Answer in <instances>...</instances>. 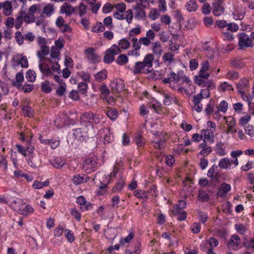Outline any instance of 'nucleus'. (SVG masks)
<instances>
[{"label":"nucleus","mask_w":254,"mask_h":254,"mask_svg":"<svg viewBox=\"0 0 254 254\" xmlns=\"http://www.w3.org/2000/svg\"><path fill=\"white\" fill-rule=\"evenodd\" d=\"M15 147L18 152L25 157L28 164L32 168H36L37 160L34 154L35 147L31 143L30 140L26 144L25 147L19 144H16Z\"/></svg>","instance_id":"f257e3e1"},{"label":"nucleus","mask_w":254,"mask_h":254,"mask_svg":"<svg viewBox=\"0 0 254 254\" xmlns=\"http://www.w3.org/2000/svg\"><path fill=\"white\" fill-rule=\"evenodd\" d=\"M154 56L152 54H147L143 61L135 63L133 72L138 74L141 72L149 73L151 71L154 61Z\"/></svg>","instance_id":"f03ea898"},{"label":"nucleus","mask_w":254,"mask_h":254,"mask_svg":"<svg viewBox=\"0 0 254 254\" xmlns=\"http://www.w3.org/2000/svg\"><path fill=\"white\" fill-rule=\"evenodd\" d=\"M51 65L50 66L45 62H41L39 64V68L41 72L46 76H50L53 73V71L61 72L60 65L59 64V61H55L51 58H47L45 59Z\"/></svg>","instance_id":"7ed1b4c3"},{"label":"nucleus","mask_w":254,"mask_h":254,"mask_svg":"<svg viewBox=\"0 0 254 254\" xmlns=\"http://www.w3.org/2000/svg\"><path fill=\"white\" fill-rule=\"evenodd\" d=\"M46 39L42 37L37 38V44L40 50L36 52L37 56L39 60L40 63L45 60L46 57L50 53V48L47 45Z\"/></svg>","instance_id":"20e7f679"},{"label":"nucleus","mask_w":254,"mask_h":254,"mask_svg":"<svg viewBox=\"0 0 254 254\" xmlns=\"http://www.w3.org/2000/svg\"><path fill=\"white\" fill-rule=\"evenodd\" d=\"M102 119V116L91 112L84 113L80 117L82 122L95 125L98 124Z\"/></svg>","instance_id":"39448f33"},{"label":"nucleus","mask_w":254,"mask_h":254,"mask_svg":"<svg viewBox=\"0 0 254 254\" xmlns=\"http://www.w3.org/2000/svg\"><path fill=\"white\" fill-rule=\"evenodd\" d=\"M118 172L117 168L115 166L113 171L111 173L110 175H105L104 176L103 179V181H106L105 183H101V185L99 187V190H98V194L100 195H104L108 187V185L110 183L112 178L116 177V175Z\"/></svg>","instance_id":"423d86ee"},{"label":"nucleus","mask_w":254,"mask_h":254,"mask_svg":"<svg viewBox=\"0 0 254 254\" xmlns=\"http://www.w3.org/2000/svg\"><path fill=\"white\" fill-rule=\"evenodd\" d=\"M162 82L164 84L169 83L170 87L172 89L177 88L181 85L179 72L176 74L174 72L171 71L168 74V77L162 79Z\"/></svg>","instance_id":"0eeeda50"},{"label":"nucleus","mask_w":254,"mask_h":254,"mask_svg":"<svg viewBox=\"0 0 254 254\" xmlns=\"http://www.w3.org/2000/svg\"><path fill=\"white\" fill-rule=\"evenodd\" d=\"M53 4L42 3L40 4L39 14L42 18H49L55 13Z\"/></svg>","instance_id":"6e6552de"},{"label":"nucleus","mask_w":254,"mask_h":254,"mask_svg":"<svg viewBox=\"0 0 254 254\" xmlns=\"http://www.w3.org/2000/svg\"><path fill=\"white\" fill-rule=\"evenodd\" d=\"M239 165V161L237 158L230 159L225 157L220 160L218 163V166L221 169L230 170L237 167Z\"/></svg>","instance_id":"1a4fd4ad"},{"label":"nucleus","mask_w":254,"mask_h":254,"mask_svg":"<svg viewBox=\"0 0 254 254\" xmlns=\"http://www.w3.org/2000/svg\"><path fill=\"white\" fill-rule=\"evenodd\" d=\"M254 43L249 36L244 33L239 34V45L241 49L245 48L252 47Z\"/></svg>","instance_id":"9d476101"},{"label":"nucleus","mask_w":254,"mask_h":254,"mask_svg":"<svg viewBox=\"0 0 254 254\" xmlns=\"http://www.w3.org/2000/svg\"><path fill=\"white\" fill-rule=\"evenodd\" d=\"M98 135L99 139L101 140L104 144L109 143L112 141L113 139V136L111 133L110 129L109 128H103L101 129Z\"/></svg>","instance_id":"9b49d317"},{"label":"nucleus","mask_w":254,"mask_h":254,"mask_svg":"<svg viewBox=\"0 0 254 254\" xmlns=\"http://www.w3.org/2000/svg\"><path fill=\"white\" fill-rule=\"evenodd\" d=\"M73 134L77 140L83 141L89 137L90 134L88 133L86 128H77L72 129Z\"/></svg>","instance_id":"f8f14e48"},{"label":"nucleus","mask_w":254,"mask_h":254,"mask_svg":"<svg viewBox=\"0 0 254 254\" xmlns=\"http://www.w3.org/2000/svg\"><path fill=\"white\" fill-rule=\"evenodd\" d=\"M97 162L96 160L92 158H87L83 163V168L87 173L94 171L97 169Z\"/></svg>","instance_id":"ddd939ff"},{"label":"nucleus","mask_w":254,"mask_h":254,"mask_svg":"<svg viewBox=\"0 0 254 254\" xmlns=\"http://www.w3.org/2000/svg\"><path fill=\"white\" fill-rule=\"evenodd\" d=\"M111 87L114 92L119 93L124 89V81L120 78L115 79L111 83Z\"/></svg>","instance_id":"4468645a"},{"label":"nucleus","mask_w":254,"mask_h":254,"mask_svg":"<svg viewBox=\"0 0 254 254\" xmlns=\"http://www.w3.org/2000/svg\"><path fill=\"white\" fill-rule=\"evenodd\" d=\"M85 54L88 60L92 63H95L100 61L99 57L95 53L93 48H88L85 51Z\"/></svg>","instance_id":"2eb2a0df"},{"label":"nucleus","mask_w":254,"mask_h":254,"mask_svg":"<svg viewBox=\"0 0 254 254\" xmlns=\"http://www.w3.org/2000/svg\"><path fill=\"white\" fill-rule=\"evenodd\" d=\"M207 142L202 141L198 145V149L200 150L198 155L203 157L207 156L212 152V148L208 145Z\"/></svg>","instance_id":"dca6fc26"},{"label":"nucleus","mask_w":254,"mask_h":254,"mask_svg":"<svg viewBox=\"0 0 254 254\" xmlns=\"http://www.w3.org/2000/svg\"><path fill=\"white\" fill-rule=\"evenodd\" d=\"M50 163L54 168L61 169L66 164V160L65 158L61 157H57L53 159H51Z\"/></svg>","instance_id":"f3484780"},{"label":"nucleus","mask_w":254,"mask_h":254,"mask_svg":"<svg viewBox=\"0 0 254 254\" xmlns=\"http://www.w3.org/2000/svg\"><path fill=\"white\" fill-rule=\"evenodd\" d=\"M203 136V141L209 142L213 143L214 142V132L208 129H203L200 130Z\"/></svg>","instance_id":"a211bd4d"},{"label":"nucleus","mask_w":254,"mask_h":254,"mask_svg":"<svg viewBox=\"0 0 254 254\" xmlns=\"http://www.w3.org/2000/svg\"><path fill=\"white\" fill-rule=\"evenodd\" d=\"M1 8L3 14L8 16L13 12L12 2L9 0H5L1 3Z\"/></svg>","instance_id":"6ab92c4d"},{"label":"nucleus","mask_w":254,"mask_h":254,"mask_svg":"<svg viewBox=\"0 0 254 254\" xmlns=\"http://www.w3.org/2000/svg\"><path fill=\"white\" fill-rule=\"evenodd\" d=\"M89 180V177L85 174H76L72 178V183L75 185L86 183Z\"/></svg>","instance_id":"aec40b11"},{"label":"nucleus","mask_w":254,"mask_h":254,"mask_svg":"<svg viewBox=\"0 0 254 254\" xmlns=\"http://www.w3.org/2000/svg\"><path fill=\"white\" fill-rule=\"evenodd\" d=\"M241 244V240L240 237L237 235L231 236L229 242L228 246L232 249H236Z\"/></svg>","instance_id":"412c9836"},{"label":"nucleus","mask_w":254,"mask_h":254,"mask_svg":"<svg viewBox=\"0 0 254 254\" xmlns=\"http://www.w3.org/2000/svg\"><path fill=\"white\" fill-rule=\"evenodd\" d=\"M231 186L230 184L223 183L221 184L217 192V195L220 197H223L231 190Z\"/></svg>","instance_id":"4be33fe9"},{"label":"nucleus","mask_w":254,"mask_h":254,"mask_svg":"<svg viewBox=\"0 0 254 254\" xmlns=\"http://www.w3.org/2000/svg\"><path fill=\"white\" fill-rule=\"evenodd\" d=\"M60 11L61 13H64L68 16L75 12V8L71 5L65 2L61 6Z\"/></svg>","instance_id":"5701e85b"},{"label":"nucleus","mask_w":254,"mask_h":254,"mask_svg":"<svg viewBox=\"0 0 254 254\" xmlns=\"http://www.w3.org/2000/svg\"><path fill=\"white\" fill-rule=\"evenodd\" d=\"M212 12L214 15L218 16L222 15L224 12V7L219 2H214L212 4Z\"/></svg>","instance_id":"b1692460"},{"label":"nucleus","mask_w":254,"mask_h":254,"mask_svg":"<svg viewBox=\"0 0 254 254\" xmlns=\"http://www.w3.org/2000/svg\"><path fill=\"white\" fill-rule=\"evenodd\" d=\"M224 143L222 141L217 142L215 145L214 150L215 152L221 156H225L227 154V152L224 148Z\"/></svg>","instance_id":"393cba45"},{"label":"nucleus","mask_w":254,"mask_h":254,"mask_svg":"<svg viewBox=\"0 0 254 254\" xmlns=\"http://www.w3.org/2000/svg\"><path fill=\"white\" fill-rule=\"evenodd\" d=\"M133 9L134 10L135 18L137 19H142L146 17V13L144 8L134 6L133 7Z\"/></svg>","instance_id":"a878e982"},{"label":"nucleus","mask_w":254,"mask_h":254,"mask_svg":"<svg viewBox=\"0 0 254 254\" xmlns=\"http://www.w3.org/2000/svg\"><path fill=\"white\" fill-rule=\"evenodd\" d=\"M34 211V208L31 205H27L24 202L20 208L19 213L23 215H27L33 213Z\"/></svg>","instance_id":"bb28decb"},{"label":"nucleus","mask_w":254,"mask_h":254,"mask_svg":"<svg viewBox=\"0 0 254 254\" xmlns=\"http://www.w3.org/2000/svg\"><path fill=\"white\" fill-rule=\"evenodd\" d=\"M60 51L56 47L52 46L50 51V58L55 61H59L61 59Z\"/></svg>","instance_id":"cd10ccee"},{"label":"nucleus","mask_w":254,"mask_h":254,"mask_svg":"<svg viewBox=\"0 0 254 254\" xmlns=\"http://www.w3.org/2000/svg\"><path fill=\"white\" fill-rule=\"evenodd\" d=\"M186 206V202L184 200H180L178 203L174 206L173 208V212L174 215H176L177 213L180 211H183Z\"/></svg>","instance_id":"c85d7f7f"},{"label":"nucleus","mask_w":254,"mask_h":254,"mask_svg":"<svg viewBox=\"0 0 254 254\" xmlns=\"http://www.w3.org/2000/svg\"><path fill=\"white\" fill-rule=\"evenodd\" d=\"M152 51L154 54L156 55H161L163 52L162 46L159 41L152 42Z\"/></svg>","instance_id":"c756f323"},{"label":"nucleus","mask_w":254,"mask_h":254,"mask_svg":"<svg viewBox=\"0 0 254 254\" xmlns=\"http://www.w3.org/2000/svg\"><path fill=\"white\" fill-rule=\"evenodd\" d=\"M154 147L157 149H161L166 146V140L163 138H158L156 136L153 141Z\"/></svg>","instance_id":"7c9ffc66"},{"label":"nucleus","mask_w":254,"mask_h":254,"mask_svg":"<svg viewBox=\"0 0 254 254\" xmlns=\"http://www.w3.org/2000/svg\"><path fill=\"white\" fill-rule=\"evenodd\" d=\"M185 7L189 12H194L198 8V5L195 0H189L185 4Z\"/></svg>","instance_id":"2f4dec72"},{"label":"nucleus","mask_w":254,"mask_h":254,"mask_svg":"<svg viewBox=\"0 0 254 254\" xmlns=\"http://www.w3.org/2000/svg\"><path fill=\"white\" fill-rule=\"evenodd\" d=\"M24 201L23 200L19 198H14L11 203V207L14 209L15 211L19 213L20 208L23 204Z\"/></svg>","instance_id":"473e14b6"},{"label":"nucleus","mask_w":254,"mask_h":254,"mask_svg":"<svg viewBox=\"0 0 254 254\" xmlns=\"http://www.w3.org/2000/svg\"><path fill=\"white\" fill-rule=\"evenodd\" d=\"M180 83L181 85L186 84L188 86L191 85V81L190 78L184 74L183 71H179Z\"/></svg>","instance_id":"72a5a7b5"},{"label":"nucleus","mask_w":254,"mask_h":254,"mask_svg":"<svg viewBox=\"0 0 254 254\" xmlns=\"http://www.w3.org/2000/svg\"><path fill=\"white\" fill-rule=\"evenodd\" d=\"M16 81H14L12 83V85L16 87L17 88L19 89L20 87L21 86V83L24 80V76L23 74L21 72H18L16 74Z\"/></svg>","instance_id":"f704fd0d"},{"label":"nucleus","mask_w":254,"mask_h":254,"mask_svg":"<svg viewBox=\"0 0 254 254\" xmlns=\"http://www.w3.org/2000/svg\"><path fill=\"white\" fill-rule=\"evenodd\" d=\"M217 169L218 166L215 164L213 165L207 172V176L211 179H216L218 177Z\"/></svg>","instance_id":"c9c22d12"},{"label":"nucleus","mask_w":254,"mask_h":254,"mask_svg":"<svg viewBox=\"0 0 254 254\" xmlns=\"http://www.w3.org/2000/svg\"><path fill=\"white\" fill-rule=\"evenodd\" d=\"M125 186V182L122 179L117 182L116 184L113 186L112 191L113 193L120 192L124 188Z\"/></svg>","instance_id":"e433bc0d"},{"label":"nucleus","mask_w":254,"mask_h":254,"mask_svg":"<svg viewBox=\"0 0 254 254\" xmlns=\"http://www.w3.org/2000/svg\"><path fill=\"white\" fill-rule=\"evenodd\" d=\"M233 90L232 85L228 83L227 82H223L221 83L218 87V90L219 92H225L227 91H230Z\"/></svg>","instance_id":"4c0bfd02"},{"label":"nucleus","mask_w":254,"mask_h":254,"mask_svg":"<svg viewBox=\"0 0 254 254\" xmlns=\"http://www.w3.org/2000/svg\"><path fill=\"white\" fill-rule=\"evenodd\" d=\"M107 52L110 53L115 57L116 55H119L122 53L120 48L116 44L113 45L109 49L107 50Z\"/></svg>","instance_id":"58836bf2"},{"label":"nucleus","mask_w":254,"mask_h":254,"mask_svg":"<svg viewBox=\"0 0 254 254\" xmlns=\"http://www.w3.org/2000/svg\"><path fill=\"white\" fill-rule=\"evenodd\" d=\"M118 47H119L122 50V49L123 50H127L130 47V44L129 41L126 39V38H123L121 40H120L118 43Z\"/></svg>","instance_id":"ea45409f"},{"label":"nucleus","mask_w":254,"mask_h":254,"mask_svg":"<svg viewBox=\"0 0 254 254\" xmlns=\"http://www.w3.org/2000/svg\"><path fill=\"white\" fill-rule=\"evenodd\" d=\"M206 245H208L209 249H213L219 245V241L213 237H210L205 242Z\"/></svg>","instance_id":"a19ab883"},{"label":"nucleus","mask_w":254,"mask_h":254,"mask_svg":"<svg viewBox=\"0 0 254 254\" xmlns=\"http://www.w3.org/2000/svg\"><path fill=\"white\" fill-rule=\"evenodd\" d=\"M248 85L246 80H241L237 84V88L239 94L245 92V90Z\"/></svg>","instance_id":"79ce46f5"},{"label":"nucleus","mask_w":254,"mask_h":254,"mask_svg":"<svg viewBox=\"0 0 254 254\" xmlns=\"http://www.w3.org/2000/svg\"><path fill=\"white\" fill-rule=\"evenodd\" d=\"M134 140L138 147H142L145 144L144 139L140 133H137L135 135Z\"/></svg>","instance_id":"37998d69"},{"label":"nucleus","mask_w":254,"mask_h":254,"mask_svg":"<svg viewBox=\"0 0 254 254\" xmlns=\"http://www.w3.org/2000/svg\"><path fill=\"white\" fill-rule=\"evenodd\" d=\"M22 112L24 116L30 118L34 117L33 110L28 106H25L22 109Z\"/></svg>","instance_id":"c03bdc74"},{"label":"nucleus","mask_w":254,"mask_h":254,"mask_svg":"<svg viewBox=\"0 0 254 254\" xmlns=\"http://www.w3.org/2000/svg\"><path fill=\"white\" fill-rule=\"evenodd\" d=\"M107 76V71L106 70H103L95 75V79L96 81L101 82L104 80Z\"/></svg>","instance_id":"a18cd8bd"},{"label":"nucleus","mask_w":254,"mask_h":254,"mask_svg":"<svg viewBox=\"0 0 254 254\" xmlns=\"http://www.w3.org/2000/svg\"><path fill=\"white\" fill-rule=\"evenodd\" d=\"M159 10L156 8H152L149 13L148 16L152 20H155L160 16Z\"/></svg>","instance_id":"49530a36"},{"label":"nucleus","mask_w":254,"mask_h":254,"mask_svg":"<svg viewBox=\"0 0 254 254\" xmlns=\"http://www.w3.org/2000/svg\"><path fill=\"white\" fill-rule=\"evenodd\" d=\"M107 116L112 120H115L118 116V113L116 110L114 108L110 109L106 113Z\"/></svg>","instance_id":"de8ad7c7"},{"label":"nucleus","mask_w":254,"mask_h":254,"mask_svg":"<svg viewBox=\"0 0 254 254\" xmlns=\"http://www.w3.org/2000/svg\"><path fill=\"white\" fill-rule=\"evenodd\" d=\"M209 195L204 190H199L198 192V200L202 202H207L209 200Z\"/></svg>","instance_id":"09e8293b"},{"label":"nucleus","mask_w":254,"mask_h":254,"mask_svg":"<svg viewBox=\"0 0 254 254\" xmlns=\"http://www.w3.org/2000/svg\"><path fill=\"white\" fill-rule=\"evenodd\" d=\"M235 229L238 233L241 235H244L247 230L246 226L241 223H237L235 225Z\"/></svg>","instance_id":"8fccbe9b"},{"label":"nucleus","mask_w":254,"mask_h":254,"mask_svg":"<svg viewBox=\"0 0 254 254\" xmlns=\"http://www.w3.org/2000/svg\"><path fill=\"white\" fill-rule=\"evenodd\" d=\"M105 29V28L103 23L99 22L92 28L91 31L93 32L99 33L104 31Z\"/></svg>","instance_id":"3c124183"},{"label":"nucleus","mask_w":254,"mask_h":254,"mask_svg":"<svg viewBox=\"0 0 254 254\" xmlns=\"http://www.w3.org/2000/svg\"><path fill=\"white\" fill-rule=\"evenodd\" d=\"M41 90L46 93H49L52 91V88L50 85V83L48 81L42 82L41 83Z\"/></svg>","instance_id":"603ef678"},{"label":"nucleus","mask_w":254,"mask_h":254,"mask_svg":"<svg viewBox=\"0 0 254 254\" xmlns=\"http://www.w3.org/2000/svg\"><path fill=\"white\" fill-rule=\"evenodd\" d=\"M128 61V58L126 55L122 54L118 56L116 60V63L119 65H123Z\"/></svg>","instance_id":"864d4df0"},{"label":"nucleus","mask_w":254,"mask_h":254,"mask_svg":"<svg viewBox=\"0 0 254 254\" xmlns=\"http://www.w3.org/2000/svg\"><path fill=\"white\" fill-rule=\"evenodd\" d=\"M214 109V103L213 101L211 100L209 103L207 104L204 109V112L207 116H210L213 112Z\"/></svg>","instance_id":"5fc2aeb1"},{"label":"nucleus","mask_w":254,"mask_h":254,"mask_svg":"<svg viewBox=\"0 0 254 254\" xmlns=\"http://www.w3.org/2000/svg\"><path fill=\"white\" fill-rule=\"evenodd\" d=\"M136 4L135 6L142 8H147L149 6V2L147 0H135Z\"/></svg>","instance_id":"6e6d98bb"},{"label":"nucleus","mask_w":254,"mask_h":254,"mask_svg":"<svg viewBox=\"0 0 254 254\" xmlns=\"http://www.w3.org/2000/svg\"><path fill=\"white\" fill-rule=\"evenodd\" d=\"M49 184V181L48 180H46L44 182L35 181L33 184V187L36 189H41L44 187L48 186Z\"/></svg>","instance_id":"4d7b16f0"},{"label":"nucleus","mask_w":254,"mask_h":254,"mask_svg":"<svg viewBox=\"0 0 254 254\" xmlns=\"http://www.w3.org/2000/svg\"><path fill=\"white\" fill-rule=\"evenodd\" d=\"M174 57V56L170 53H165L162 57L163 61L164 63L170 64L173 62Z\"/></svg>","instance_id":"13d9d810"},{"label":"nucleus","mask_w":254,"mask_h":254,"mask_svg":"<svg viewBox=\"0 0 254 254\" xmlns=\"http://www.w3.org/2000/svg\"><path fill=\"white\" fill-rule=\"evenodd\" d=\"M164 99L163 100V103L164 105L168 106L171 104L173 99L174 95L172 94H164Z\"/></svg>","instance_id":"bf43d9fd"},{"label":"nucleus","mask_w":254,"mask_h":254,"mask_svg":"<svg viewBox=\"0 0 254 254\" xmlns=\"http://www.w3.org/2000/svg\"><path fill=\"white\" fill-rule=\"evenodd\" d=\"M36 73L34 70H28L26 74V78L29 82H34L36 79Z\"/></svg>","instance_id":"052dcab7"},{"label":"nucleus","mask_w":254,"mask_h":254,"mask_svg":"<svg viewBox=\"0 0 254 254\" xmlns=\"http://www.w3.org/2000/svg\"><path fill=\"white\" fill-rule=\"evenodd\" d=\"M88 87V84L85 82H81L78 84V88L82 94H85L87 92Z\"/></svg>","instance_id":"680f3d73"},{"label":"nucleus","mask_w":254,"mask_h":254,"mask_svg":"<svg viewBox=\"0 0 254 254\" xmlns=\"http://www.w3.org/2000/svg\"><path fill=\"white\" fill-rule=\"evenodd\" d=\"M115 60V57L113 56L110 53L106 51L105 55L104 57L103 61L106 64H110L112 63Z\"/></svg>","instance_id":"e2e57ef3"},{"label":"nucleus","mask_w":254,"mask_h":254,"mask_svg":"<svg viewBox=\"0 0 254 254\" xmlns=\"http://www.w3.org/2000/svg\"><path fill=\"white\" fill-rule=\"evenodd\" d=\"M79 15L82 17L87 12V6L83 2H81L77 7Z\"/></svg>","instance_id":"0e129e2a"},{"label":"nucleus","mask_w":254,"mask_h":254,"mask_svg":"<svg viewBox=\"0 0 254 254\" xmlns=\"http://www.w3.org/2000/svg\"><path fill=\"white\" fill-rule=\"evenodd\" d=\"M19 89L24 93H29L33 90L34 85L31 84H25L23 86H21Z\"/></svg>","instance_id":"69168bd1"},{"label":"nucleus","mask_w":254,"mask_h":254,"mask_svg":"<svg viewBox=\"0 0 254 254\" xmlns=\"http://www.w3.org/2000/svg\"><path fill=\"white\" fill-rule=\"evenodd\" d=\"M226 77L229 79L234 80L239 78V74L237 72L231 70L227 72Z\"/></svg>","instance_id":"338daca9"},{"label":"nucleus","mask_w":254,"mask_h":254,"mask_svg":"<svg viewBox=\"0 0 254 254\" xmlns=\"http://www.w3.org/2000/svg\"><path fill=\"white\" fill-rule=\"evenodd\" d=\"M245 133L251 137L254 136V127L253 126L248 124L245 127Z\"/></svg>","instance_id":"774afa93"}]
</instances>
